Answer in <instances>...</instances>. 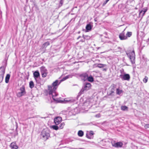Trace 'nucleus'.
<instances>
[{"label": "nucleus", "mask_w": 149, "mask_h": 149, "mask_svg": "<svg viewBox=\"0 0 149 149\" xmlns=\"http://www.w3.org/2000/svg\"><path fill=\"white\" fill-rule=\"evenodd\" d=\"M52 128L53 129L57 130H58L59 128L56 125H52Z\"/></svg>", "instance_id": "nucleus-28"}, {"label": "nucleus", "mask_w": 149, "mask_h": 149, "mask_svg": "<svg viewBox=\"0 0 149 149\" xmlns=\"http://www.w3.org/2000/svg\"><path fill=\"white\" fill-rule=\"evenodd\" d=\"M119 77L122 81L126 80L129 81L130 80V78L129 74L126 73L124 74H120Z\"/></svg>", "instance_id": "nucleus-6"}, {"label": "nucleus", "mask_w": 149, "mask_h": 149, "mask_svg": "<svg viewBox=\"0 0 149 149\" xmlns=\"http://www.w3.org/2000/svg\"><path fill=\"white\" fill-rule=\"evenodd\" d=\"M62 118L60 117H57L54 119V122L56 125H58L62 121Z\"/></svg>", "instance_id": "nucleus-10"}, {"label": "nucleus", "mask_w": 149, "mask_h": 149, "mask_svg": "<svg viewBox=\"0 0 149 149\" xmlns=\"http://www.w3.org/2000/svg\"><path fill=\"white\" fill-rule=\"evenodd\" d=\"M122 92L123 91L122 90H120L119 88H117L116 89V93L117 94L120 95Z\"/></svg>", "instance_id": "nucleus-25"}, {"label": "nucleus", "mask_w": 149, "mask_h": 149, "mask_svg": "<svg viewBox=\"0 0 149 149\" xmlns=\"http://www.w3.org/2000/svg\"><path fill=\"white\" fill-rule=\"evenodd\" d=\"M10 77V75L9 74H7L5 78V82L8 83L9 82V80Z\"/></svg>", "instance_id": "nucleus-19"}, {"label": "nucleus", "mask_w": 149, "mask_h": 149, "mask_svg": "<svg viewBox=\"0 0 149 149\" xmlns=\"http://www.w3.org/2000/svg\"><path fill=\"white\" fill-rule=\"evenodd\" d=\"M50 131L48 129H44L41 132V137L44 141H46L50 137Z\"/></svg>", "instance_id": "nucleus-2"}, {"label": "nucleus", "mask_w": 149, "mask_h": 149, "mask_svg": "<svg viewBox=\"0 0 149 149\" xmlns=\"http://www.w3.org/2000/svg\"><path fill=\"white\" fill-rule=\"evenodd\" d=\"M142 14H143V13H141V16H140V17H141V15H142Z\"/></svg>", "instance_id": "nucleus-46"}, {"label": "nucleus", "mask_w": 149, "mask_h": 149, "mask_svg": "<svg viewBox=\"0 0 149 149\" xmlns=\"http://www.w3.org/2000/svg\"><path fill=\"white\" fill-rule=\"evenodd\" d=\"M121 109L123 111H127L128 109V108L125 106H122L121 107Z\"/></svg>", "instance_id": "nucleus-22"}, {"label": "nucleus", "mask_w": 149, "mask_h": 149, "mask_svg": "<svg viewBox=\"0 0 149 149\" xmlns=\"http://www.w3.org/2000/svg\"><path fill=\"white\" fill-rule=\"evenodd\" d=\"M81 37V36H79L77 38V39H79V38H80Z\"/></svg>", "instance_id": "nucleus-44"}, {"label": "nucleus", "mask_w": 149, "mask_h": 149, "mask_svg": "<svg viewBox=\"0 0 149 149\" xmlns=\"http://www.w3.org/2000/svg\"><path fill=\"white\" fill-rule=\"evenodd\" d=\"M120 72L121 73V74H125V73L124 72V70L123 69H122L120 70Z\"/></svg>", "instance_id": "nucleus-35"}, {"label": "nucleus", "mask_w": 149, "mask_h": 149, "mask_svg": "<svg viewBox=\"0 0 149 149\" xmlns=\"http://www.w3.org/2000/svg\"><path fill=\"white\" fill-rule=\"evenodd\" d=\"M61 82L60 80H56L51 85L48 86L49 95L54 101L59 102L58 98L57 97L58 93L56 92V90Z\"/></svg>", "instance_id": "nucleus-1"}, {"label": "nucleus", "mask_w": 149, "mask_h": 149, "mask_svg": "<svg viewBox=\"0 0 149 149\" xmlns=\"http://www.w3.org/2000/svg\"><path fill=\"white\" fill-rule=\"evenodd\" d=\"M147 10V9H144L143 10H141V11H140L139 13V17H140V16L141 14V13H143V14H142L141 15V18H142L143 17V15H144L145 14V13L146 12Z\"/></svg>", "instance_id": "nucleus-17"}, {"label": "nucleus", "mask_w": 149, "mask_h": 149, "mask_svg": "<svg viewBox=\"0 0 149 149\" xmlns=\"http://www.w3.org/2000/svg\"><path fill=\"white\" fill-rule=\"evenodd\" d=\"M126 54L130 58V61L132 64L134 63L135 62V54L134 51L133 49L132 50L128 51L126 52Z\"/></svg>", "instance_id": "nucleus-3"}, {"label": "nucleus", "mask_w": 149, "mask_h": 149, "mask_svg": "<svg viewBox=\"0 0 149 149\" xmlns=\"http://www.w3.org/2000/svg\"><path fill=\"white\" fill-rule=\"evenodd\" d=\"M148 42L149 43V38H148Z\"/></svg>", "instance_id": "nucleus-48"}, {"label": "nucleus", "mask_w": 149, "mask_h": 149, "mask_svg": "<svg viewBox=\"0 0 149 149\" xmlns=\"http://www.w3.org/2000/svg\"><path fill=\"white\" fill-rule=\"evenodd\" d=\"M118 51H120L121 50V48L120 47H118Z\"/></svg>", "instance_id": "nucleus-40"}, {"label": "nucleus", "mask_w": 149, "mask_h": 149, "mask_svg": "<svg viewBox=\"0 0 149 149\" xmlns=\"http://www.w3.org/2000/svg\"><path fill=\"white\" fill-rule=\"evenodd\" d=\"M91 84L89 83H86L85 84H84L80 92L79 93L77 97H79L80 96V95L84 93L85 92H86L89 90L91 88Z\"/></svg>", "instance_id": "nucleus-4"}, {"label": "nucleus", "mask_w": 149, "mask_h": 149, "mask_svg": "<svg viewBox=\"0 0 149 149\" xmlns=\"http://www.w3.org/2000/svg\"><path fill=\"white\" fill-rule=\"evenodd\" d=\"M148 77L145 76V78L143 79V81L144 83H146L148 81Z\"/></svg>", "instance_id": "nucleus-29"}, {"label": "nucleus", "mask_w": 149, "mask_h": 149, "mask_svg": "<svg viewBox=\"0 0 149 149\" xmlns=\"http://www.w3.org/2000/svg\"><path fill=\"white\" fill-rule=\"evenodd\" d=\"M84 132L82 130H79L78 132V135L79 136L82 137L83 136Z\"/></svg>", "instance_id": "nucleus-20"}, {"label": "nucleus", "mask_w": 149, "mask_h": 149, "mask_svg": "<svg viewBox=\"0 0 149 149\" xmlns=\"http://www.w3.org/2000/svg\"><path fill=\"white\" fill-rule=\"evenodd\" d=\"M115 87V86L114 84H113V86L111 87V89L110 91V93L109 95H111L112 93H114V91L115 90L114 88Z\"/></svg>", "instance_id": "nucleus-24"}, {"label": "nucleus", "mask_w": 149, "mask_h": 149, "mask_svg": "<svg viewBox=\"0 0 149 149\" xmlns=\"http://www.w3.org/2000/svg\"><path fill=\"white\" fill-rule=\"evenodd\" d=\"M109 0H106L103 4V6H104Z\"/></svg>", "instance_id": "nucleus-39"}, {"label": "nucleus", "mask_w": 149, "mask_h": 149, "mask_svg": "<svg viewBox=\"0 0 149 149\" xmlns=\"http://www.w3.org/2000/svg\"><path fill=\"white\" fill-rule=\"evenodd\" d=\"M75 100H70V102H74V101H75Z\"/></svg>", "instance_id": "nucleus-43"}, {"label": "nucleus", "mask_w": 149, "mask_h": 149, "mask_svg": "<svg viewBox=\"0 0 149 149\" xmlns=\"http://www.w3.org/2000/svg\"><path fill=\"white\" fill-rule=\"evenodd\" d=\"M63 0H60V1L59 4V7L61 6L63 4Z\"/></svg>", "instance_id": "nucleus-33"}, {"label": "nucleus", "mask_w": 149, "mask_h": 149, "mask_svg": "<svg viewBox=\"0 0 149 149\" xmlns=\"http://www.w3.org/2000/svg\"><path fill=\"white\" fill-rule=\"evenodd\" d=\"M125 30L119 35V38L121 40H125L127 39V37L125 36Z\"/></svg>", "instance_id": "nucleus-8"}, {"label": "nucleus", "mask_w": 149, "mask_h": 149, "mask_svg": "<svg viewBox=\"0 0 149 149\" xmlns=\"http://www.w3.org/2000/svg\"><path fill=\"white\" fill-rule=\"evenodd\" d=\"M87 80L90 82H92L94 81V78L91 75H90L89 76L88 75Z\"/></svg>", "instance_id": "nucleus-16"}, {"label": "nucleus", "mask_w": 149, "mask_h": 149, "mask_svg": "<svg viewBox=\"0 0 149 149\" xmlns=\"http://www.w3.org/2000/svg\"><path fill=\"white\" fill-rule=\"evenodd\" d=\"M34 84L33 81H31L30 82L29 84V86L31 88H32L34 87Z\"/></svg>", "instance_id": "nucleus-23"}, {"label": "nucleus", "mask_w": 149, "mask_h": 149, "mask_svg": "<svg viewBox=\"0 0 149 149\" xmlns=\"http://www.w3.org/2000/svg\"><path fill=\"white\" fill-rule=\"evenodd\" d=\"M5 72V68L4 66H2L0 68V75L4 76Z\"/></svg>", "instance_id": "nucleus-13"}, {"label": "nucleus", "mask_w": 149, "mask_h": 149, "mask_svg": "<svg viewBox=\"0 0 149 149\" xmlns=\"http://www.w3.org/2000/svg\"><path fill=\"white\" fill-rule=\"evenodd\" d=\"M103 70V71H107V68H103V70Z\"/></svg>", "instance_id": "nucleus-41"}, {"label": "nucleus", "mask_w": 149, "mask_h": 149, "mask_svg": "<svg viewBox=\"0 0 149 149\" xmlns=\"http://www.w3.org/2000/svg\"><path fill=\"white\" fill-rule=\"evenodd\" d=\"M40 69L41 74L47 72V70L45 67L42 66L40 68Z\"/></svg>", "instance_id": "nucleus-15"}, {"label": "nucleus", "mask_w": 149, "mask_h": 149, "mask_svg": "<svg viewBox=\"0 0 149 149\" xmlns=\"http://www.w3.org/2000/svg\"><path fill=\"white\" fill-rule=\"evenodd\" d=\"M65 124L64 123H61L59 125V127H58L60 129H62L63 128Z\"/></svg>", "instance_id": "nucleus-26"}, {"label": "nucleus", "mask_w": 149, "mask_h": 149, "mask_svg": "<svg viewBox=\"0 0 149 149\" xmlns=\"http://www.w3.org/2000/svg\"><path fill=\"white\" fill-rule=\"evenodd\" d=\"M80 31H79V32H78V33H79H79H80Z\"/></svg>", "instance_id": "nucleus-47"}, {"label": "nucleus", "mask_w": 149, "mask_h": 149, "mask_svg": "<svg viewBox=\"0 0 149 149\" xmlns=\"http://www.w3.org/2000/svg\"><path fill=\"white\" fill-rule=\"evenodd\" d=\"M72 77V76L71 75H68L66 76L65 77H63L61 80V81L62 82L64 81L65 80L68 79L69 78H71Z\"/></svg>", "instance_id": "nucleus-18"}, {"label": "nucleus", "mask_w": 149, "mask_h": 149, "mask_svg": "<svg viewBox=\"0 0 149 149\" xmlns=\"http://www.w3.org/2000/svg\"><path fill=\"white\" fill-rule=\"evenodd\" d=\"M92 26L90 24H87L86 27V32H88L91 31L92 29Z\"/></svg>", "instance_id": "nucleus-14"}, {"label": "nucleus", "mask_w": 149, "mask_h": 149, "mask_svg": "<svg viewBox=\"0 0 149 149\" xmlns=\"http://www.w3.org/2000/svg\"><path fill=\"white\" fill-rule=\"evenodd\" d=\"M80 41L81 42H84V41L83 40H81Z\"/></svg>", "instance_id": "nucleus-45"}, {"label": "nucleus", "mask_w": 149, "mask_h": 149, "mask_svg": "<svg viewBox=\"0 0 149 149\" xmlns=\"http://www.w3.org/2000/svg\"><path fill=\"white\" fill-rule=\"evenodd\" d=\"M88 134L91 136H93L94 134V133H93V131H90L88 133Z\"/></svg>", "instance_id": "nucleus-34"}, {"label": "nucleus", "mask_w": 149, "mask_h": 149, "mask_svg": "<svg viewBox=\"0 0 149 149\" xmlns=\"http://www.w3.org/2000/svg\"><path fill=\"white\" fill-rule=\"evenodd\" d=\"M123 143L121 142H118L112 144L113 146L116 148H120L122 147Z\"/></svg>", "instance_id": "nucleus-11"}, {"label": "nucleus", "mask_w": 149, "mask_h": 149, "mask_svg": "<svg viewBox=\"0 0 149 149\" xmlns=\"http://www.w3.org/2000/svg\"><path fill=\"white\" fill-rule=\"evenodd\" d=\"M88 76V74L87 72L83 73L79 75L81 80L84 81L87 80Z\"/></svg>", "instance_id": "nucleus-7"}, {"label": "nucleus", "mask_w": 149, "mask_h": 149, "mask_svg": "<svg viewBox=\"0 0 149 149\" xmlns=\"http://www.w3.org/2000/svg\"><path fill=\"white\" fill-rule=\"evenodd\" d=\"M47 72L42 73V76L43 77H45L47 75Z\"/></svg>", "instance_id": "nucleus-36"}, {"label": "nucleus", "mask_w": 149, "mask_h": 149, "mask_svg": "<svg viewBox=\"0 0 149 149\" xmlns=\"http://www.w3.org/2000/svg\"><path fill=\"white\" fill-rule=\"evenodd\" d=\"M4 76L0 75V83H1L3 79Z\"/></svg>", "instance_id": "nucleus-37"}, {"label": "nucleus", "mask_w": 149, "mask_h": 149, "mask_svg": "<svg viewBox=\"0 0 149 149\" xmlns=\"http://www.w3.org/2000/svg\"><path fill=\"white\" fill-rule=\"evenodd\" d=\"M86 137L89 139H92L93 138V136H91L89 135L88 134V133H87L86 134Z\"/></svg>", "instance_id": "nucleus-30"}, {"label": "nucleus", "mask_w": 149, "mask_h": 149, "mask_svg": "<svg viewBox=\"0 0 149 149\" xmlns=\"http://www.w3.org/2000/svg\"><path fill=\"white\" fill-rule=\"evenodd\" d=\"M50 45V43L49 42H47L45 43L43 45L44 47H47L49 45Z\"/></svg>", "instance_id": "nucleus-32"}, {"label": "nucleus", "mask_w": 149, "mask_h": 149, "mask_svg": "<svg viewBox=\"0 0 149 149\" xmlns=\"http://www.w3.org/2000/svg\"><path fill=\"white\" fill-rule=\"evenodd\" d=\"M83 37L84 39L86 40H88L90 39V36H89L87 35H83Z\"/></svg>", "instance_id": "nucleus-27"}, {"label": "nucleus", "mask_w": 149, "mask_h": 149, "mask_svg": "<svg viewBox=\"0 0 149 149\" xmlns=\"http://www.w3.org/2000/svg\"><path fill=\"white\" fill-rule=\"evenodd\" d=\"M145 128L146 129H147L149 128V124H146L145 125Z\"/></svg>", "instance_id": "nucleus-38"}, {"label": "nucleus", "mask_w": 149, "mask_h": 149, "mask_svg": "<svg viewBox=\"0 0 149 149\" xmlns=\"http://www.w3.org/2000/svg\"><path fill=\"white\" fill-rule=\"evenodd\" d=\"M97 18H95L94 19V21L95 22H97Z\"/></svg>", "instance_id": "nucleus-42"}, {"label": "nucleus", "mask_w": 149, "mask_h": 149, "mask_svg": "<svg viewBox=\"0 0 149 149\" xmlns=\"http://www.w3.org/2000/svg\"><path fill=\"white\" fill-rule=\"evenodd\" d=\"M106 66L105 64H102L101 63L98 64L97 65V67L100 68H104Z\"/></svg>", "instance_id": "nucleus-21"}, {"label": "nucleus", "mask_w": 149, "mask_h": 149, "mask_svg": "<svg viewBox=\"0 0 149 149\" xmlns=\"http://www.w3.org/2000/svg\"><path fill=\"white\" fill-rule=\"evenodd\" d=\"M18 90L19 91L17 93V96L18 97H20L26 95V92L25 90V87L24 85L22 86Z\"/></svg>", "instance_id": "nucleus-5"}, {"label": "nucleus", "mask_w": 149, "mask_h": 149, "mask_svg": "<svg viewBox=\"0 0 149 149\" xmlns=\"http://www.w3.org/2000/svg\"><path fill=\"white\" fill-rule=\"evenodd\" d=\"M10 147L11 149H17L18 148V146L15 142L11 143L10 145Z\"/></svg>", "instance_id": "nucleus-12"}, {"label": "nucleus", "mask_w": 149, "mask_h": 149, "mask_svg": "<svg viewBox=\"0 0 149 149\" xmlns=\"http://www.w3.org/2000/svg\"><path fill=\"white\" fill-rule=\"evenodd\" d=\"M33 77L35 79L37 83H39V81H38L37 79L40 76V74L38 70L35 71L33 73Z\"/></svg>", "instance_id": "nucleus-9"}, {"label": "nucleus", "mask_w": 149, "mask_h": 149, "mask_svg": "<svg viewBox=\"0 0 149 149\" xmlns=\"http://www.w3.org/2000/svg\"><path fill=\"white\" fill-rule=\"evenodd\" d=\"M132 35V33L130 32H128L126 34V36L127 37H130Z\"/></svg>", "instance_id": "nucleus-31"}]
</instances>
